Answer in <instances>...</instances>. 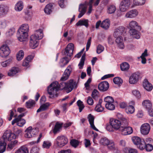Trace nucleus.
<instances>
[{
    "label": "nucleus",
    "instance_id": "f257e3e1",
    "mask_svg": "<svg viewBox=\"0 0 153 153\" xmlns=\"http://www.w3.org/2000/svg\"><path fill=\"white\" fill-rule=\"evenodd\" d=\"M43 37V31L41 29L36 30L34 35L30 37V46L32 49L36 48L39 45L38 40L41 39Z\"/></svg>",
    "mask_w": 153,
    "mask_h": 153
},
{
    "label": "nucleus",
    "instance_id": "e433bc0d",
    "mask_svg": "<svg viewBox=\"0 0 153 153\" xmlns=\"http://www.w3.org/2000/svg\"><path fill=\"white\" fill-rule=\"evenodd\" d=\"M53 5L51 3L47 4L44 9V11L45 13L48 14H50L52 12Z\"/></svg>",
    "mask_w": 153,
    "mask_h": 153
},
{
    "label": "nucleus",
    "instance_id": "20e7f679",
    "mask_svg": "<svg viewBox=\"0 0 153 153\" xmlns=\"http://www.w3.org/2000/svg\"><path fill=\"white\" fill-rule=\"evenodd\" d=\"M77 84L76 82H74L72 80H70L69 82L66 83L65 82H61L59 85V90L64 89L66 90L67 93L71 92L74 88L76 87Z\"/></svg>",
    "mask_w": 153,
    "mask_h": 153
},
{
    "label": "nucleus",
    "instance_id": "9b49d317",
    "mask_svg": "<svg viewBox=\"0 0 153 153\" xmlns=\"http://www.w3.org/2000/svg\"><path fill=\"white\" fill-rule=\"evenodd\" d=\"M140 74L139 72H136L132 74L130 76L129 82L131 84H134L138 80L140 77Z\"/></svg>",
    "mask_w": 153,
    "mask_h": 153
},
{
    "label": "nucleus",
    "instance_id": "f03ea898",
    "mask_svg": "<svg viewBox=\"0 0 153 153\" xmlns=\"http://www.w3.org/2000/svg\"><path fill=\"white\" fill-rule=\"evenodd\" d=\"M16 135L13 133L11 132L10 130H7L4 133L2 137L3 140L6 142L7 140L11 142L8 144V146L10 148H12L16 144L18 141L16 140H12L16 138Z\"/></svg>",
    "mask_w": 153,
    "mask_h": 153
},
{
    "label": "nucleus",
    "instance_id": "79ce46f5",
    "mask_svg": "<svg viewBox=\"0 0 153 153\" xmlns=\"http://www.w3.org/2000/svg\"><path fill=\"white\" fill-rule=\"evenodd\" d=\"M35 102L34 100H30L26 102V107L27 108H30L33 107L35 104Z\"/></svg>",
    "mask_w": 153,
    "mask_h": 153
},
{
    "label": "nucleus",
    "instance_id": "4d7b16f0",
    "mask_svg": "<svg viewBox=\"0 0 153 153\" xmlns=\"http://www.w3.org/2000/svg\"><path fill=\"white\" fill-rule=\"evenodd\" d=\"M104 47L103 46L99 44L97 47V53L99 54L102 52L104 50Z\"/></svg>",
    "mask_w": 153,
    "mask_h": 153
},
{
    "label": "nucleus",
    "instance_id": "393cba45",
    "mask_svg": "<svg viewBox=\"0 0 153 153\" xmlns=\"http://www.w3.org/2000/svg\"><path fill=\"white\" fill-rule=\"evenodd\" d=\"M19 71V69L17 67H14L11 68L8 73L9 76H13L18 73Z\"/></svg>",
    "mask_w": 153,
    "mask_h": 153
},
{
    "label": "nucleus",
    "instance_id": "bf43d9fd",
    "mask_svg": "<svg viewBox=\"0 0 153 153\" xmlns=\"http://www.w3.org/2000/svg\"><path fill=\"white\" fill-rule=\"evenodd\" d=\"M133 94L137 98H139L141 97V95L139 91L137 90H134L132 91Z\"/></svg>",
    "mask_w": 153,
    "mask_h": 153
},
{
    "label": "nucleus",
    "instance_id": "ea45409f",
    "mask_svg": "<svg viewBox=\"0 0 153 153\" xmlns=\"http://www.w3.org/2000/svg\"><path fill=\"white\" fill-rule=\"evenodd\" d=\"M85 53H84L83 54L81 59L80 62L78 65L79 66V68L80 69H82L84 65V61L85 58Z\"/></svg>",
    "mask_w": 153,
    "mask_h": 153
},
{
    "label": "nucleus",
    "instance_id": "774afa93",
    "mask_svg": "<svg viewBox=\"0 0 153 153\" xmlns=\"http://www.w3.org/2000/svg\"><path fill=\"white\" fill-rule=\"evenodd\" d=\"M39 151V148L37 147H34L32 148L30 153H38Z\"/></svg>",
    "mask_w": 153,
    "mask_h": 153
},
{
    "label": "nucleus",
    "instance_id": "a878e982",
    "mask_svg": "<svg viewBox=\"0 0 153 153\" xmlns=\"http://www.w3.org/2000/svg\"><path fill=\"white\" fill-rule=\"evenodd\" d=\"M34 58L33 55H30L23 61L22 65L25 67H27L29 65V63Z\"/></svg>",
    "mask_w": 153,
    "mask_h": 153
},
{
    "label": "nucleus",
    "instance_id": "bb28decb",
    "mask_svg": "<svg viewBox=\"0 0 153 153\" xmlns=\"http://www.w3.org/2000/svg\"><path fill=\"white\" fill-rule=\"evenodd\" d=\"M143 85L144 88L148 91H151L153 88L152 85L147 80H144L143 83Z\"/></svg>",
    "mask_w": 153,
    "mask_h": 153
},
{
    "label": "nucleus",
    "instance_id": "1a4fd4ad",
    "mask_svg": "<svg viewBox=\"0 0 153 153\" xmlns=\"http://www.w3.org/2000/svg\"><path fill=\"white\" fill-rule=\"evenodd\" d=\"M120 131L122 132V134L124 135L131 134L133 132L132 128L128 126H121Z\"/></svg>",
    "mask_w": 153,
    "mask_h": 153
},
{
    "label": "nucleus",
    "instance_id": "c756f323",
    "mask_svg": "<svg viewBox=\"0 0 153 153\" xmlns=\"http://www.w3.org/2000/svg\"><path fill=\"white\" fill-rule=\"evenodd\" d=\"M79 11L80 12V13L78 16V18H80L84 15L86 11V7L84 5L82 4L80 5Z\"/></svg>",
    "mask_w": 153,
    "mask_h": 153
},
{
    "label": "nucleus",
    "instance_id": "4be33fe9",
    "mask_svg": "<svg viewBox=\"0 0 153 153\" xmlns=\"http://www.w3.org/2000/svg\"><path fill=\"white\" fill-rule=\"evenodd\" d=\"M8 10V7L4 5H0V17L6 14Z\"/></svg>",
    "mask_w": 153,
    "mask_h": 153
},
{
    "label": "nucleus",
    "instance_id": "aec40b11",
    "mask_svg": "<svg viewBox=\"0 0 153 153\" xmlns=\"http://www.w3.org/2000/svg\"><path fill=\"white\" fill-rule=\"evenodd\" d=\"M33 131L34 129H32L31 126L29 127L25 130V132H27V133L25 134V137L27 138L32 137L35 134V133H33Z\"/></svg>",
    "mask_w": 153,
    "mask_h": 153
},
{
    "label": "nucleus",
    "instance_id": "9d476101",
    "mask_svg": "<svg viewBox=\"0 0 153 153\" xmlns=\"http://www.w3.org/2000/svg\"><path fill=\"white\" fill-rule=\"evenodd\" d=\"M139 149L141 150L145 149L146 151L150 152L153 149V146L152 145L149 143H146L144 141H143L140 145Z\"/></svg>",
    "mask_w": 153,
    "mask_h": 153
},
{
    "label": "nucleus",
    "instance_id": "09e8293b",
    "mask_svg": "<svg viewBox=\"0 0 153 153\" xmlns=\"http://www.w3.org/2000/svg\"><path fill=\"white\" fill-rule=\"evenodd\" d=\"M124 151L125 152L127 153H137V151L136 149L131 148H125Z\"/></svg>",
    "mask_w": 153,
    "mask_h": 153
},
{
    "label": "nucleus",
    "instance_id": "e2e57ef3",
    "mask_svg": "<svg viewBox=\"0 0 153 153\" xmlns=\"http://www.w3.org/2000/svg\"><path fill=\"white\" fill-rule=\"evenodd\" d=\"M119 7L120 11L123 12H125L126 11L128 8L126 6L124 5V4H123L121 2L120 3Z\"/></svg>",
    "mask_w": 153,
    "mask_h": 153
},
{
    "label": "nucleus",
    "instance_id": "6ab92c4d",
    "mask_svg": "<svg viewBox=\"0 0 153 153\" xmlns=\"http://www.w3.org/2000/svg\"><path fill=\"white\" fill-rule=\"evenodd\" d=\"M88 118L91 128L96 131H99L95 127L94 124V116L91 114H90L88 115Z\"/></svg>",
    "mask_w": 153,
    "mask_h": 153
},
{
    "label": "nucleus",
    "instance_id": "69168bd1",
    "mask_svg": "<svg viewBox=\"0 0 153 153\" xmlns=\"http://www.w3.org/2000/svg\"><path fill=\"white\" fill-rule=\"evenodd\" d=\"M121 123V126H125L128 125V122L127 120L124 118L121 121H120Z\"/></svg>",
    "mask_w": 153,
    "mask_h": 153
},
{
    "label": "nucleus",
    "instance_id": "7ed1b4c3",
    "mask_svg": "<svg viewBox=\"0 0 153 153\" xmlns=\"http://www.w3.org/2000/svg\"><path fill=\"white\" fill-rule=\"evenodd\" d=\"M29 26L27 24H25L19 29L17 33L18 39L20 42L25 41L28 36L27 32Z\"/></svg>",
    "mask_w": 153,
    "mask_h": 153
},
{
    "label": "nucleus",
    "instance_id": "de8ad7c7",
    "mask_svg": "<svg viewBox=\"0 0 153 153\" xmlns=\"http://www.w3.org/2000/svg\"><path fill=\"white\" fill-rule=\"evenodd\" d=\"M77 106L79 107V112H81L84 108L85 106L83 102L80 100H79L77 102Z\"/></svg>",
    "mask_w": 153,
    "mask_h": 153
},
{
    "label": "nucleus",
    "instance_id": "a211bd4d",
    "mask_svg": "<svg viewBox=\"0 0 153 153\" xmlns=\"http://www.w3.org/2000/svg\"><path fill=\"white\" fill-rule=\"evenodd\" d=\"M138 14V12L136 9L131 10L127 12L125 15L127 18H133L136 17Z\"/></svg>",
    "mask_w": 153,
    "mask_h": 153
},
{
    "label": "nucleus",
    "instance_id": "423d86ee",
    "mask_svg": "<svg viewBox=\"0 0 153 153\" xmlns=\"http://www.w3.org/2000/svg\"><path fill=\"white\" fill-rule=\"evenodd\" d=\"M59 90L58 82H57L56 81L51 83L48 87V93L50 95L49 97L52 98L54 97V95L57 97V94L56 93Z\"/></svg>",
    "mask_w": 153,
    "mask_h": 153
},
{
    "label": "nucleus",
    "instance_id": "dca6fc26",
    "mask_svg": "<svg viewBox=\"0 0 153 153\" xmlns=\"http://www.w3.org/2000/svg\"><path fill=\"white\" fill-rule=\"evenodd\" d=\"M124 30L125 28L122 26H120L116 28L114 30L113 34L114 37L116 38L118 36H120L124 31Z\"/></svg>",
    "mask_w": 153,
    "mask_h": 153
},
{
    "label": "nucleus",
    "instance_id": "37998d69",
    "mask_svg": "<svg viewBox=\"0 0 153 153\" xmlns=\"http://www.w3.org/2000/svg\"><path fill=\"white\" fill-rule=\"evenodd\" d=\"M110 140H109L106 137H103L100 140V143L101 144L104 146H107V144H108V143H110Z\"/></svg>",
    "mask_w": 153,
    "mask_h": 153
},
{
    "label": "nucleus",
    "instance_id": "b1692460",
    "mask_svg": "<svg viewBox=\"0 0 153 153\" xmlns=\"http://www.w3.org/2000/svg\"><path fill=\"white\" fill-rule=\"evenodd\" d=\"M129 33L133 38L136 39H139L140 38V36L139 32L135 29H130Z\"/></svg>",
    "mask_w": 153,
    "mask_h": 153
},
{
    "label": "nucleus",
    "instance_id": "a18cd8bd",
    "mask_svg": "<svg viewBox=\"0 0 153 153\" xmlns=\"http://www.w3.org/2000/svg\"><path fill=\"white\" fill-rule=\"evenodd\" d=\"M79 142L77 140L72 139L71 140L70 144L74 148H76L79 145Z\"/></svg>",
    "mask_w": 153,
    "mask_h": 153
},
{
    "label": "nucleus",
    "instance_id": "5fc2aeb1",
    "mask_svg": "<svg viewBox=\"0 0 153 153\" xmlns=\"http://www.w3.org/2000/svg\"><path fill=\"white\" fill-rule=\"evenodd\" d=\"M105 102L106 103H113L114 100L113 98L111 96H107L104 99Z\"/></svg>",
    "mask_w": 153,
    "mask_h": 153
},
{
    "label": "nucleus",
    "instance_id": "f8f14e48",
    "mask_svg": "<svg viewBox=\"0 0 153 153\" xmlns=\"http://www.w3.org/2000/svg\"><path fill=\"white\" fill-rule=\"evenodd\" d=\"M109 88V83L107 81H103L100 83L98 86L99 90L102 91H107Z\"/></svg>",
    "mask_w": 153,
    "mask_h": 153
},
{
    "label": "nucleus",
    "instance_id": "13d9d810",
    "mask_svg": "<svg viewBox=\"0 0 153 153\" xmlns=\"http://www.w3.org/2000/svg\"><path fill=\"white\" fill-rule=\"evenodd\" d=\"M108 147V149L110 150H112L115 148V145L114 142L112 140H110V143L108 144H107Z\"/></svg>",
    "mask_w": 153,
    "mask_h": 153
},
{
    "label": "nucleus",
    "instance_id": "8fccbe9b",
    "mask_svg": "<svg viewBox=\"0 0 153 153\" xmlns=\"http://www.w3.org/2000/svg\"><path fill=\"white\" fill-rule=\"evenodd\" d=\"M129 26L130 29H135L138 26V24L136 22L132 21L130 22Z\"/></svg>",
    "mask_w": 153,
    "mask_h": 153
},
{
    "label": "nucleus",
    "instance_id": "58836bf2",
    "mask_svg": "<svg viewBox=\"0 0 153 153\" xmlns=\"http://www.w3.org/2000/svg\"><path fill=\"white\" fill-rule=\"evenodd\" d=\"M129 65L127 62H123L120 65V68L122 71H126L129 69Z\"/></svg>",
    "mask_w": 153,
    "mask_h": 153
},
{
    "label": "nucleus",
    "instance_id": "49530a36",
    "mask_svg": "<svg viewBox=\"0 0 153 153\" xmlns=\"http://www.w3.org/2000/svg\"><path fill=\"white\" fill-rule=\"evenodd\" d=\"M113 103H106L105 104V107L108 109L110 110H113L114 109L115 106Z\"/></svg>",
    "mask_w": 153,
    "mask_h": 153
},
{
    "label": "nucleus",
    "instance_id": "39448f33",
    "mask_svg": "<svg viewBox=\"0 0 153 153\" xmlns=\"http://www.w3.org/2000/svg\"><path fill=\"white\" fill-rule=\"evenodd\" d=\"M74 48V45L72 43L69 44L65 48L64 55L69 56L70 58L66 56L62 58V60L63 61H64L63 60H65V62L64 63V65L67 64L71 59V57L73 54Z\"/></svg>",
    "mask_w": 153,
    "mask_h": 153
},
{
    "label": "nucleus",
    "instance_id": "7c9ffc66",
    "mask_svg": "<svg viewBox=\"0 0 153 153\" xmlns=\"http://www.w3.org/2000/svg\"><path fill=\"white\" fill-rule=\"evenodd\" d=\"M116 42L118 45V47L120 48H123L124 46L123 42V39L122 36H118L116 39Z\"/></svg>",
    "mask_w": 153,
    "mask_h": 153
},
{
    "label": "nucleus",
    "instance_id": "72a5a7b5",
    "mask_svg": "<svg viewBox=\"0 0 153 153\" xmlns=\"http://www.w3.org/2000/svg\"><path fill=\"white\" fill-rule=\"evenodd\" d=\"M7 143L5 141H0V153L4 152L6 150Z\"/></svg>",
    "mask_w": 153,
    "mask_h": 153
},
{
    "label": "nucleus",
    "instance_id": "2f4dec72",
    "mask_svg": "<svg viewBox=\"0 0 153 153\" xmlns=\"http://www.w3.org/2000/svg\"><path fill=\"white\" fill-rule=\"evenodd\" d=\"M62 126V124H60L58 122L56 123L53 130V132L54 134H56L60 131Z\"/></svg>",
    "mask_w": 153,
    "mask_h": 153
},
{
    "label": "nucleus",
    "instance_id": "473e14b6",
    "mask_svg": "<svg viewBox=\"0 0 153 153\" xmlns=\"http://www.w3.org/2000/svg\"><path fill=\"white\" fill-rule=\"evenodd\" d=\"M23 7V2L21 1H19L15 5V9L16 11H20L22 9Z\"/></svg>",
    "mask_w": 153,
    "mask_h": 153
},
{
    "label": "nucleus",
    "instance_id": "4468645a",
    "mask_svg": "<svg viewBox=\"0 0 153 153\" xmlns=\"http://www.w3.org/2000/svg\"><path fill=\"white\" fill-rule=\"evenodd\" d=\"M150 128V125L148 123H144L141 127V132L143 134L147 135L149 133Z\"/></svg>",
    "mask_w": 153,
    "mask_h": 153
},
{
    "label": "nucleus",
    "instance_id": "603ef678",
    "mask_svg": "<svg viewBox=\"0 0 153 153\" xmlns=\"http://www.w3.org/2000/svg\"><path fill=\"white\" fill-rule=\"evenodd\" d=\"M98 91L95 89L92 92L91 96L92 98L95 100H97L98 98Z\"/></svg>",
    "mask_w": 153,
    "mask_h": 153
},
{
    "label": "nucleus",
    "instance_id": "a19ab883",
    "mask_svg": "<svg viewBox=\"0 0 153 153\" xmlns=\"http://www.w3.org/2000/svg\"><path fill=\"white\" fill-rule=\"evenodd\" d=\"M15 153H28V150L27 147L22 146Z\"/></svg>",
    "mask_w": 153,
    "mask_h": 153
},
{
    "label": "nucleus",
    "instance_id": "412c9836",
    "mask_svg": "<svg viewBox=\"0 0 153 153\" xmlns=\"http://www.w3.org/2000/svg\"><path fill=\"white\" fill-rule=\"evenodd\" d=\"M131 139L134 143L135 145H137V146L139 148L141 143H142L143 141H145L144 139H141L140 138L137 137H133Z\"/></svg>",
    "mask_w": 153,
    "mask_h": 153
},
{
    "label": "nucleus",
    "instance_id": "f704fd0d",
    "mask_svg": "<svg viewBox=\"0 0 153 153\" xmlns=\"http://www.w3.org/2000/svg\"><path fill=\"white\" fill-rule=\"evenodd\" d=\"M13 59V58L12 57H10L8 59L1 63V65L4 67L9 66L12 62Z\"/></svg>",
    "mask_w": 153,
    "mask_h": 153
},
{
    "label": "nucleus",
    "instance_id": "052dcab7",
    "mask_svg": "<svg viewBox=\"0 0 153 153\" xmlns=\"http://www.w3.org/2000/svg\"><path fill=\"white\" fill-rule=\"evenodd\" d=\"M121 3L124 5L128 8L130 5V0H123Z\"/></svg>",
    "mask_w": 153,
    "mask_h": 153
},
{
    "label": "nucleus",
    "instance_id": "4c0bfd02",
    "mask_svg": "<svg viewBox=\"0 0 153 153\" xmlns=\"http://www.w3.org/2000/svg\"><path fill=\"white\" fill-rule=\"evenodd\" d=\"M134 108L133 106L129 105L127 106L126 108V112L128 114H131L134 112Z\"/></svg>",
    "mask_w": 153,
    "mask_h": 153
},
{
    "label": "nucleus",
    "instance_id": "864d4df0",
    "mask_svg": "<svg viewBox=\"0 0 153 153\" xmlns=\"http://www.w3.org/2000/svg\"><path fill=\"white\" fill-rule=\"evenodd\" d=\"M134 4L137 5H142L145 2V0H134Z\"/></svg>",
    "mask_w": 153,
    "mask_h": 153
},
{
    "label": "nucleus",
    "instance_id": "6e6552de",
    "mask_svg": "<svg viewBox=\"0 0 153 153\" xmlns=\"http://www.w3.org/2000/svg\"><path fill=\"white\" fill-rule=\"evenodd\" d=\"M10 53L9 48L7 45H2L0 48V56L2 57H7Z\"/></svg>",
    "mask_w": 153,
    "mask_h": 153
},
{
    "label": "nucleus",
    "instance_id": "2eb2a0df",
    "mask_svg": "<svg viewBox=\"0 0 153 153\" xmlns=\"http://www.w3.org/2000/svg\"><path fill=\"white\" fill-rule=\"evenodd\" d=\"M71 71V68L70 65H69L64 72V74L61 79V80L65 81L67 80L70 75Z\"/></svg>",
    "mask_w": 153,
    "mask_h": 153
},
{
    "label": "nucleus",
    "instance_id": "3c124183",
    "mask_svg": "<svg viewBox=\"0 0 153 153\" xmlns=\"http://www.w3.org/2000/svg\"><path fill=\"white\" fill-rule=\"evenodd\" d=\"M114 82L116 84H121L123 82V80L119 77H115L113 79Z\"/></svg>",
    "mask_w": 153,
    "mask_h": 153
},
{
    "label": "nucleus",
    "instance_id": "f3484780",
    "mask_svg": "<svg viewBox=\"0 0 153 153\" xmlns=\"http://www.w3.org/2000/svg\"><path fill=\"white\" fill-rule=\"evenodd\" d=\"M29 8L26 9L25 11V19L27 20H30L32 16H33V12L31 8H32L31 6H29Z\"/></svg>",
    "mask_w": 153,
    "mask_h": 153
},
{
    "label": "nucleus",
    "instance_id": "c85d7f7f",
    "mask_svg": "<svg viewBox=\"0 0 153 153\" xmlns=\"http://www.w3.org/2000/svg\"><path fill=\"white\" fill-rule=\"evenodd\" d=\"M142 104L143 108L146 110L152 107V104L151 101L148 100H144Z\"/></svg>",
    "mask_w": 153,
    "mask_h": 153
},
{
    "label": "nucleus",
    "instance_id": "680f3d73",
    "mask_svg": "<svg viewBox=\"0 0 153 153\" xmlns=\"http://www.w3.org/2000/svg\"><path fill=\"white\" fill-rule=\"evenodd\" d=\"M104 109V107L102 106L101 105L97 104L95 108V109L97 112H102Z\"/></svg>",
    "mask_w": 153,
    "mask_h": 153
},
{
    "label": "nucleus",
    "instance_id": "0e129e2a",
    "mask_svg": "<svg viewBox=\"0 0 153 153\" xmlns=\"http://www.w3.org/2000/svg\"><path fill=\"white\" fill-rule=\"evenodd\" d=\"M51 143L49 141H44L43 144V146L44 148H49L51 146Z\"/></svg>",
    "mask_w": 153,
    "mask_h": 153
},
{
    "label": "nucleus",
    "instance_id": "6e6d98bb",
    "mask_svg": "<svg viewBox=\"0 0 153 153\" xmlns=\"http://www.w3.org/2000/svg\"><path fill=\"white\" fill-rule=\"evenodd\" d=\"M116 8L114 5H111L108 8V13L112 14L114 12Z\"/></svg>",
    "mask_w": 153,
    "mask_h": 153
},
{
    "label": "nucleus",
    "instance_id": "338daca9",
    "mask_svg": "<svg viewBox=\"0 0 153 153\" xmlns=\"http://www.w3.org/2000/svg\"><path fill=\"white\" fill-rule=\"evenodd\" d=\"M25 123L26 121L25 120L22 119H21L18 120L17 125L20 127H22Z\"/></svg>",
    "mask_w": 153,
    "mask_h": 153
},
{
    "label": "nucleus",
    "instance_id": "c03bdc74",
    "mask_svg": "<svg viewBox=\"0 0 153 153\" xmlns=\"http://www.w3.org/2000/svg\"><path fill=\"white\" fill-rule=\"evenodd\" d=\"M24 52L22 50H20L16 55V59L18 60H21L23 58L24 56Z\"/></svg>",
    "mask_w": 153,
    "mask_h": 153
},
{
    "label": "nucleus",
    "instance_id": "5701e85b",
    "mask_svg": "<svg viewBox=\"0 0 153 153\" xmlns=\"http://www.w3.org/2000/svg\"><path fill=\"white\" fill-rule=\"evenodd\" d=\"M89 21L87 19H83L80 20L76 24V25L77 26H84L87 27L88 26Z\"/></svg>",
    "mask_w": 153,
    "mask_h": 153
},
{
    "label": "nucleus",
    "instance_id": "0eeeda50",
    "mask_svg": "<svg viewBox=\"0 0 153 153\" xmlns=\"http://www.w3.org/2000/svg\"><path fill=\"white\" fill-rule=\"evenodd\" d=\"M68 142L67 138L65 136L61 135L58 136L55 140V143L57 146L62 147Z\"/></svg>",
    "mask_w": 153,
    "mask_h": 153
},
{
    "label": "nucleus",
    "instance_id": "ddd939ff",
    "mask_svg": "<svg viewBox=\"0 0 153 153\" xmlns=\"http://www.w3.org/2000/svg\"><path fill=\"white\" fill-rule=\"evenodd\" d=\"M110 123H111L114 129L116 130H119L120 131L121 124L119 120L114 119H111L110 120Z\"/></svg>",
    "mask_w": 153,
    "mask_h": 153
},
{
    "label": "nucleus",
    "instance_id": "c9c22d12",
    "mask_svg": "<svg viewBox=\"0 0 153 153\" xmlns=\"http://www.w3.org/2000/svg\"><path fill=\"white\" fill-rule=\"evenodd\" d=\"M49 106V104L48 103H46L45 104H42L39 108L37 110V112H39L41 111H45Z\"/></svg>",
    "mask_w": 153,
    "mask_h": 153
},
{
    "label": "nucleus",
    "instance_id": "cd10ccee",
    "mask_svg": "<svg viewBox=\"0 0 153 153\" xmlns=\"http://www.w3.org/2000/svg\"><path fill=\"white\" fill-rule=\"evenodd\" d=\"M110 25V22L109 19H106L102 22L100 27L105 30H107L109 28Z\"/></svg>",
    "mask_w": 153,
    "mask_h": 153
}]
</instances>
